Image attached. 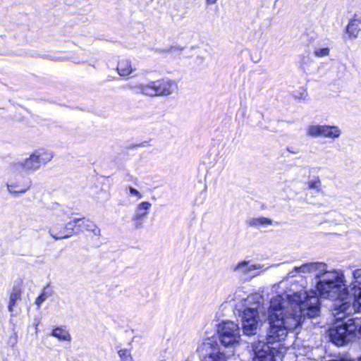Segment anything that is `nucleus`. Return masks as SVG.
<instances>
[{
  "label": "nucleus",
  "mask_w": 361,
  "mask_h": 361,
  "mask_svg": "<svg viewBox=\"0 0 361 361\" xmlns=\"http://www.w3.org/2000/svg\"><path fill=\"white\" fill-rule=\"evenodd\" d=\"M39 56L43 59H49V60L54 61H59L61 60V59L59 57H55V56H53L51 55H47V54H44V55H42Z\"/></svg>",
  "instance_id": "nucleus-26"
},
{
  "label": "nucleus",
  "mask_w": 361,
  "mask_h": 361,
  "mask_svg": "<svg viewBox=\"0 0 361 361\" xmlns=\"http://www.w3.org/2000/svg\"><path fill=\"white\" fill-rule=\"evenodd\" d=\"M126 189L129 191V193L131 195L135 196L138 199H141L142 197V194L137 189H135L131 186H128Z\"/></svg>",
  "instance_id": "nucleus-23"
},
{
  "label": "nucleus",
  "mask_w": 361,
  "mask_h": 361,
  "mask_svg": "<svg viewBox=\"0 0 361 361\" xmlns=\"http://www.w3.org/2000/svg\"><path fill=\"white\" fill-rule=\"evenodd\" d=\"M217 0H206L207 4H214Z\"/></svg>",
  "instance_id": "nucleus-32"
},
{
  "label": "nucleus",
  "mask_w": 361,
  "mask_h": 361,
  "mask_svg": "<svg viewBox=\"0 0 361 361\" xmlns=\"http://www.w3.org/2000/svg\"><path fill=\"white\" fill-rule=\"evenodd\" d=\"M357 361H361V355L357 358Z\"/></svg>",
  "instance_id": "nucleus-35"
},
{
  "label": "nucleus",
  "mask_w": 361,
  "mask_h": 361,
  "mask_svg": "<svg viewBox=\"0 0 361 361\" xmlns=\"http://www.w3.org/2000/svg\"><path fill=\"white\" fill-rule=\"evenodd\" d=\"M360 21L353 19L351 20L346 27V32L349 35L350 37H356L360 31Z\"/></svg>",
  "instance_id": "nucleus-18"
},
{
  "label": "nucleus",
  "mask_w": 361,
  "mask_h": 361,
  "mask_svg": "<svg viewBox=\"0 0 361 361\" xmlns=\"http://www.w3.org/2000/svg\"><path fill=\"white\" fill-rule=\"evenodd\" d=\"M73 220H78L76 223L75 234L85 229L86 231H92L94 235H100V229L93 221L85 218H75Z\"/></svg>",
  "instance_id": "nucleus-12"
},
{
  "label": "nucleus",
  "mask_w": 361,
  "mask_h": 361,
  "mask_svg": "<svg viewBox=\"0 0 361 361\" xmlns=\"http://www.w3.org/2000/svg\"><path fill=\"white\" fill-rule=\"evenodd\" d=\"M321 185V181L319 178L316 180H312L308 182V186L311 189H318Z\"/></svg>",
  "instance_id": "nucleus-22"
},
{
  "label": "nucleus",
  "mask_w": 361,
  "mask_h": 361,
  "mask_svg": "<svg viewBox=\"0 0 361 361\" xmlns=\"http://www.w3.org/2000/svg\"><path fill=\"white\" fill-rule=\"evenodd\" d=\"M197 351L202 357L201 361H226L224 354L219 352L217 341L214 338H207Z\"/></svg>",
  "instance_id": "nucleus-7"
},
{
  "label": "nucleus",
  "mask_w": 361,
  "mask_h": 361,
  "mask_svg": "<svg viewBox=\"0 0 361 361\" xmlns=\"http://www.w3.org/2000/svg\"><path fill=\"white\" fill-rule=\"evenodd\" d=\"M18 342V336L16 332H13V334L10 336L8 343L9 345H11L12 348L15 346V345Z\"/></svg>",
  "instance_id": "nucleus-24"
},
{
  "label": "nucleus",
  "mask_w": 361,
  "mask_h": 361,
  "mask_svg": "<svg viewBox=\"0 0 361 361\" xmlns=\"http://www.w3.org/2000/svg\"><path fill=\"white\" fill-rule=\"evenodd\" d=\"M118 353L121 359L122 360V361L124 360V358H126V357H131V355H130L129 350L127 349H121V350H118Z\"/></svg>",
  "instance_id": "nucleus-25"
},
{
  "label": "nucleus",
  "mask_w": 361,
  "mask_h": 361,
  "mask_svg": "<svg viewBox=\"0 0 361 361\" xmlns=\"http://www.w3.org/2000/svg\"><path fill=\"white\" fill-rule=\"evenodd\" d=\"M325 361H355L354 360L348 359L345 357H337L336 358H331Z\"/></svg>",
  "instance_id": "nucleus-27"
},
{
  "label": "nucleus",
  "mask_w": 361,
  "mask_h": 361,
  "mask_svg": "<svg viewBox=\"0 0 361 361\" xmlns=\"http://www.w3.org/2000/svg\"><path fill=\"white\" fill-rule=\"evenodd\" d=\"M151 207L152 204L147 201L142 202L137 204L132 216V221L135 229L139 230L144 227L143 223Z\"/></svg>",
  "instance_id": "nucleus-10"
},
{
  "label": "nucleus",
  "mask_w": 361,
  "mask_h": 361,
  "mask_svg": "<svg viewBox=\"0 0 361 361\" xmlns=\"http://www.w3.org/2000/svg\"><path fill=\"white\" fill-rule=\"evenodd\" d=\"M186 361H188V360H186Z\"/></svg>",
  "instance_id": "nucleus-37"
},
{
  "label": "nucleus",
  "mask_w": 361,
  "mask_h": 361,
  "mask_svg": "<svg viewBox=\"0 0 361 361\" xmlns=\"http://www.w3.org/2000/svg\"><path fill=\"white\" fill-rule=\"evenodd\" d=\"M217 332L221 344L225 347L233 346L240 340V328L233 322H223L219 325Z\"/></svg>",
  "instance_id": "nucleus-5"
},
{
  "label": "nucleus",
  "mask_w": 361,
  "mask_h": 361,
  "mask_svg": "<svg viewBox=\"0 0 361 361\" xmlns=\"http://www.w3.org/2000/svg\"><path fill=\"white\" fill-rule=\"evenodd\" d=\"M22 289L19 284L13 286L9 298L8 309L9 312H13L16 306L17 301L21 300Z\"/></svg>",
  "instance_id": "nucleus-14"
},
{
  "label": "nucleus",
  "mask_w": 361,
  "mask_h": 361,
  "mask_svg": "<svg viewBox=\"0 0 361 361\" xmlns=\"http://www.w3.org/2000/svg\"><path fill=\"white\" fill-rule=\"evenodd\" d=\"M116 70L121 76L129 75L133 71L131 62L126 59L119 61L117 64Z\"/></svg>",
  "instance_id": "nucleus-16"
},
{
  "label": "nucleus",
  "mask_w": 361,
  "mask_h": 361,
  "mask_svg": "<svg viewBox=\"0 0 361 361\" xmlns=\"http://www.w3.org/2000/svg\"><path fill=\"white\" fill-rule=\"evenodd\" d=\"M126 87L132 90L136 94H142L149 97L168 96L173 93L177 85L174 80L164 78L151 81L147 84H140L132 86L126 85Z\"/></svg>",
  "instance_id": "nucleus-3"
},
{
  "label": "nucleus",
  "mask_w": 361,
  "mask_h": 361,
  "mask_svg": "<svg viewBox=\"0 0 361 361\" xmlns=\"http://www.w3.org/2000/svg\"><path fill=\"white\" fill-rule=\"evenodd\" d=\"M305 91H304V92H303V93H302V94H300V97H301V98L304 97H303V94H305Z\"/></svg>",
  "instance_id": "nucleus-36"
},
{
  "label": "nucleus",
  "mask_w": 361,
  "mask_h": 361,
  "mask_svg": "<svg viewBox=\"0 0 361 361\" xmlns=\"http://www.w3.org/2000/svg\"><path fill=\"white\" fill-rule=\"evenodd\" d=\"M147 142H148L147 141H144V142H141V143L136 144V145H135V146H138V147H145V146H146V145L147 144Z\"/></svg>",
  "instance_id": "nucleus-30"
},
{
  "label": "nucleus",
  "mask_w": 361,
  "mask_h": 361,
  "mask_svg": "<svg viewBox=\"0 0 361 361\" xmlns=\"http://www.w3.org/2000/svg\"><path fill=\"white\" fill-rule=\"evenodd\" d=\"M329 48L326 47L316 46L314 49V54L317 57H323L329 54Z\"/></svg>",
  "instance_id": "nucleus-20"
},
{
  "label": "nucleus",
  "mask_w": 361,
  "mask_h": 361,
  "mask_svg": "<svg viewBox=\"0 0 361 361\" xmlns=\"http://www.w3.org/2000/svg\"><path fill=\"white\" fill-rule=\"evenodd\" d=\"M135 145H136V144H135V145H130V146L128 147V148H129V149H133V148H135V147H137V146H135Z\"/></svg>",
  "instance_id": "nucleus-34"
},
{
  "label": "nucleus",
  "mask_w": 361,
  "mask_h": 361,
  "mask_svg": "<svg viewBox=\"0 0 361 361\" xmlns=\"http://www.w3.org/2000/svg\"><path fill=\"white\" fill-rule=\"evenodd\" d=\"M184 48L180 45H176V46H170L169 47H166L164 49H158L159 52H170L173 51V50H178V51H182Z\"/></svg>",
  "instance_id": "nucleus-21"
},
{
  "label": "nucleus",
  "mask_w": 361,
  "mask_h": 361,
  "mask_svg": "<svg viewBox=\"0 0 361 361\" xmlns=\"http://www.w3.org/2000/svg\"><path fill=\"white\" fill-rule=\"evenodd\" d=\"M247 224L250 226L258 228L259 226L271 225L273 221L267 217L251 218L246 221Z\"/></svg>",
  "instance_id": "nucleus-17"
},
{
  "label": "nucleus",
  "mask_w": 361,
  "mask_h": 361,
  "mask_svg": "<svg viewBox=\"0 0 361 361\" xmlns=\"http://www.w3.org/2000/svg\"><path fill=\"white\" fill-rule=\"evenodd\" d=\"M53 158L50 152L39 149L32 153L23 161H13L10 164L9 169L13 173H29L40 168L42 164L49 162Z\"/></svg>",
  "instance_id": "nucleus-4"
},
{
  "label": "nucleus",
  "mask_w": 361,
  "mask_h": 361,
  "mask_svg": "<svg viewBox=\"0 0 361 361\" xmlns=\"http://www.w3.org/2000/svg\"><path fill=\"white\" fill-rule=\"evenodd\" d=\"M77 221H78V220H71L66 224L54 223L50 227L49 233L55 240L68 238L75 234Z\"/></svg>",
  "instance_id": "nucleus-8"
},
{
  "label": "nucleus",
  "mask_w": 361,
  "mask_h": 361,
  "mask_svg": "<svg viewBox=\"0 0 361 361\" xmlns=\"http://www.w3.org/2000/svg\"><path fill=\"white\" fill-rule=\"evenodd\" d=\"M50 335L63 341H70L71 340V336L66 330V327L64 326L55 327Z\"/></svg>",
  "instance_id": "nucleus-15"
},
{
  "label": "nucleus",
  "mask_w": 361,
  "mask_h": 361,
  "mask_svg": "<svg viewBox=\"0 0 361 361\" xmlns=\"http://www.w3.org/2000/svg\"><path fill=\"white\" fill-rule=\"evenodd\" d=\"M263 267L261 264H250V261L243 260L238 262L234 266L232 269L234 272L238 274H243L245 275H250V273L254 270L261 269Z\"/></svg>",
  "instance_id": "nucleus-13"
},
{
  "label": "nucleus",
  "mask_w": 361,
  "mask_h": 361,
  "mask_svg": "<svg viewBox=\"0 0 361 361\" xmlns=\"http://www.w3.org/2000/svg\"><path fill=\"white\" fill-rule=\"evenodd\" d=\"M40 322V319L39 318H35L34 319V322H33V325L35 326V330H36V332H37V326L39 325Z\"/></svg>",
  "instance_id": "nucleus-29"
},
{
  "label": "nucleus",
  "mask_w": 361,
  "mask_h": 361,
  "mask_svg": "<svg viewBox=\"0 0 361 361\" xmlns=\"http://www.w3.org/2000/svg\"><path fill=\"white\" fill-rule=\"evenodd\" d=\"M8 191L15 196L25 193L31 187V180L25 178L18 181H11L6 183Z\"/></svg>",
  "instance_id": "nucleus-11"
},
{
  "label": "nucleus",
  "mask_w": 361,
  "mask_h": 361,
  "mask_svg": "<svg viewBox=\"0 0 361 361\" xmlns=\"http://www.w3.org/2000/svg\"><path fill=\"white\" fill-rule=\"evenodd\" d=\"M123 361H133L132 356L130 357H126L124 358V360Z\"/></svg>",
  "instance_id": "nucleus-33"
},
{
  "label": "nucleus",
  "mask_w": 361,
  "mask_h": 361,
  "mask_svg": "<svg viewBox=\"0 0 361 361\" xmlns=\"http://www.w3.org/2000/svg\"><path fill=\"white\" fill-rule=\"evenodd\" d=\"M341 130L336 126L310 125L307 128V135L313 137H324L336 139L340 137Z\"/></svg>",
  "instance_id": "nucleus-9"
},
{
  "label": "nucleus",
  "mask_w": 361,
  "mask_h": 361,
  "mask_svg": "<svg viewBox=\"0 0 361 361\" xmlns=\"http://www.w3.org/2000/svg\"><path fill=\"white\" fill-rule=\"evenodd\" d=\"M336 322L329 329V338L331 343L336 345H344L351 341L356 332L361 334V313L354 312L346 314L343 310L336 308Z\"/></svg>",
  "instance_id": "nucleus-2"
},
{
  "label": "nucleus",
  "mask_w": 361,
  "mask_h": 361,
  "mask_svg": "<svg viewBox=\"0 0 361 361\" xmlns=\"http://www.w3.org/2000/svg\"><path fill=\"white\" fill-rule=\"evenodd\" d=\"M287 151L292 153V154H296L299 152V150L298 149L295 148V147H293L292 146H288L287 147Z\"/></svg>",
  "instance_id": "nucleus-28"
},
{
  "label": "nucleus",
  "mask_w": 361,
  "mask_h": 361,
  "mask_svg": "<svg viewBox=\"0 0 361 361\" xmlns=\"http://www.w3.org/2000/svg\"><path fill=\"white\" fill-rule=\"evenodd\" d=\"M127 177H128L127 180H128V181H133L134 180H136L135 178H134L133 176L129 175V174H127Z\"/></svg>",
  "instance_id": "nucleus-31"
},
{
  "label": "nucleus",
  "mask_w": 361,
  "mask_h": 361,
  "mask_svg": "<svg viewBox=\"0 0 361 361\" xmlns=\"http://www.w3.org/2000/svg\"><path fill=\"white\" fill-rule=\"evenodd\" d=\"M53 293V290L49 287V285H47L42 292V293L36 298L35 304L37 305L38 308H39L42 303H43L47 298L51 296Z\"/></svg>",
  "instance_id": "nucleus-19"
},
{
  "label": "nucleus",
  "mask_w": 361,
  "mask_h": 361,
  "mask_svg": "<svg viewBox=\"0 0 361 361\" xmlns=\"http://www.w3.org/2000/svg\"><path fill=\"white\" fill-rule=\"evenodd\" d=\"M239 317L243 334L248 336L256 334L259 318L257 307H246L239 310Z\"/></svg>",
  "instance_id": "nucleus-6"
},
{
  "label": "nucleus",
  "mask_w": 361,
  "mask_h": 361,
  "mask_svg": "<svg viewBox=\"0 0 361 361\" xmlns=\"http://www.w3.org/2000/svg\"><path fill=\"white\" fill-rule=\"evenodd\" d=\"M326 264L323 262H310L295 267L297 272L310 273L318 271L315 275L317 290L287 294L288 306L286 308L285 300L278 295L270 300L268 310L269 329L266 340L261 348L254 351L253 361H276L279 350L274 344L284 341L288 330L300 325L302 318H314L319 316L321 309L319 297L335 301V306L346 314L361 313V269L353 271V280L346 284L342 272L327 271Z\"/></svg>",
  "instance_id": "nucleus-1"
}]
</instances>
